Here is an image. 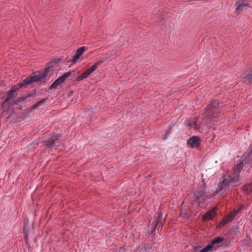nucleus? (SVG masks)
Masks as SVG:
<instances>
[{
  "instance_id": "9b49d317",
  "label": "nucleus",
  "mask_w": 252,
  "mask_h": 252,
  "mask_svg": "<svg viewBox=\"0 0 252 252\" xmlns=\"http://www.w3.org/2000/svg\"><path fill=\"white\" fill-rule=\"evenodd\" d=\"M86 47L85 46L81 47L76 51L75 55H74L72 59V62L73 63H75L78 62V60L80 58V56L83 54L85 51Z\"/></svg>"
},
{
  "instance_id": "a211bd4d",
  "label": "nucleus",
  "mask_w": 252,
  "mask_h": 252,
  "mask_svg": "<svg viewBox=\"0 0 252 252\" xmlns=\"http://www.w3.org/2000/svg\"><path fill=\"white\" fill-rule=\"evenodd\" d=\"M245 79V82L248 84L252 83V70L247 75L243 77Z\"/></svg>"
},
{
  "instance_id": "6e6552de",
  "label": "nucleus",
  "mask_w": 252,
  "mask_h": 252,
  "mask_svg": "<svg viewBox=\"0 0 252 252\" xmlns=\"http://www.w3.org/2000/svg\"><path fill=\"white\" fill-rule=\"evenodd\" d=\"M195 201L199 205L205 200V191L204 189L197 191L194 194Z\"/></svg>"
},
{
  "instance_id": "dca6fc26",
  "label": "nucleus",
  "mask_w": 252,
  "mask_h": 252,
  "mask_svg": "<svg viewBox=\"0 0 252 252\" xmlns=\"http://www.w3.org/2000/svg\"><path fill=\"white\" fill-rule=\"evenodd\" d=\"M189 125L191 128L198 130L200 127V123L198 119L195 118L193 122H190Z\"/></svg>"
},
{
  "instance_id": "7ed1b4c3",
  "label": "nucleus",
  "mask_w": 252,
  "mask_h": 252,
  "mask_svg": "<svg viewBox=\"0 0 252 252\" xmlns=\"http://www.w3.org/2000/svg\"><path fill=\"white\" fill-rule=\"evenodd\" d=\"M224 240L223 237H218L212 240L211 243L206 246V252L213 250L216 251L220 246L221 242Z\"/></svg>"
},
{
  "instance_id": "4be33fe9",
  "label": "nucleus",
  "mask_w": 252,
  "mask_h": 252,
  "mask_svg": "<svg viewBox=\"0 0 252 252\" xmlns=\"http://www.w3.org/2000/svg\"><path fill=\"white\" fill-rule=\"evenodd\" d=\"M26 98H27V97H25V96L19 97L16 100V101L18 102L23 101L25 100Z\"/></svg>"
},
{
  "instance_id": "412c9836",
  "label": "nucleus",
  "mask_w": 252,
  "mask_h": 252,
  "mask_svg": "<svg viewBox=\"0 0 252 252\" xmlns=\"http://www.w3.org/2000/svg\"><path fill=\"white\" fill-rule=\"evenodd\" d=\"M248 157L249 159L248 160H250L252 159V146H251L249 149L248 150Z\"/></svg>"
},
{
  "instance_id": "1a4fd4ad",
  "label": "nucleus",
  "mask_w": 252,
  "mask_h": 252,
  "mask_svg": "<svg viewBox=\"0 0 252 252\" xmlns=\"http://www.w3.org/2000/svg\"><path fill=\"white\" fill-rule=\"evenodd\" d=\"M163 214L160 213L158 214V217L156 219L155 221L153 223V228L152 231V233L153 234L156 229H158L159 227L161 226V220L162 218Z\"/></svg>"
},
{
  "instance_id": "a878e982",
  "label": "nucleus",
  "mask_w": 252,
  "mask_h": 252,
  "mask_svg": "<svg viewBox=\"0 0 252 252\" xmlns=\"http://www.w3.org/2000/svg\"><path fill=\"white\" fill-rule=\"evenodd\" d=\"M244 205H240L238 208H237V210L239 212L241 211V210L243 208Z\"/></svg>"
},
{
  "instance_id": "b1692460",
  "label": "nucleus",
  "mask_w": 252,
  "mask_h": 252,
  "mask_svg": "<svg viewBox=\"0 0 252 252\" xmlns=\"http://www.w3.org/2000/svg\"><path fill=\"white\" fill-rule=\"evenodd\" d=\"M240 212L237 210V209H234L233 212L231 213L234 215V216L235 217L237 214H238Z\"/></svg>"
},
{
  "instance_id": "5701e85b",
  "label": "nucleus",
  "mask_w": 252,
  "mask_h": 252,
  "mask_svg": "<svg viewBox=\"0 0 252 252\" xmlns=\"http://www.w3.org/2000/svg\"><path fill=\"white\" fill-rule=\"evenodd\" d=\"M103 62H104L103 60H99L98 62H97L96 63H95L94 64H95V65L97 67H98L99 65L101 64Z\"/></svg>"
},
{
  "instance_id": "cd10ccee",
  "label": "nucleus",
  "mask_w": 252,
  "mask_h": 252,
  "mask_svg": "<svg viewBox=\"0 0 252 252\" xmlns=\"http://www.w3.org/2000/svg\"><path fill=\"white\" fill-rule=\"evenodd\" d=\"M86 71L89 74V75L92 73L93 71L91 70V68L90 67L88 68Z\"/></svg>"
},
{
  "instance_id": "aec40b11",
  "label": "nucleus",
  "mask_w": 252,
  "mask_h": 252,
  "mask_svg": "<svg viewBox=\"0 0 252 252\" xmlns=\"http://www.w3.org/2000/svg\"><path fill=\"white\" fill-rule=\"evenodd\" d=\"M61 61V58L53 59L52 61L50 63L49 66L50 67H53L54 63H58V62H60Z\"/></svg>"
},
{
  "instance_id": "f3484780",
  "label": "nucleus",
  "mask_w": 252,
  "mask_h": 252,
  "mask_svg": "<svg viewBox=\"0 0 252 252\" xmlns=\"http://www.w3.org/2000/svg\"><path fill=\"white\" fill-rule=\"evenodd\" d=\"M242 190L248 194L252 192V182L244 185L242 187Z\"/></svg>"
},
{
  "instance_id": "bb28decb",
  "label": "nucleus",
  "mask_w": 252,
  "mask_h": 252,
  "mask_svg": "<svg viewBox=\"0 0 252 252\" xmlns=\"http://www.w3.org/2000/svg\"><path fill=\"white\" fill-rule=\"evenodd\" d=\"M42 103V101H39V102H37L35 105V107L37 108V107H39V106H40L41 105Z\"/></svg>"
},
{
  "instance_id": "7c9ffc66",
  "label": "nucleus",
  "mask_w": 252,
  "mask_h": 252,
  "mask_svg": "<svg viewBox=\"0 0 252 252\" xmlns=\"http://www.w3.org/2000/svg\"><path fill=\"white\" fill-rule=\"evenodd\" d=\"M202 220H205V215H203L202 216Z\"/></svg>"
},
{
  "instance_id": "ddd939ff",
  "label": "nucleus",
  "mask_w": 252,
  "mask_h": 252,
  "mask_svg": "<svg viewBox=\"0 0 252 252\" xmlns=\"http://www.w3.org/2000/svg\"><path fill=\"white\" fill-rule=\"evenodd\" d=\"M235 216L234 215L231 213L229 215L225 216L223 220L220 223V226H224L226 223L231 221L234 218Z\"/></svg>"
},
{
  "instance_id": "0eeeda50",
  "label": "nucleus",
  "mask_w": 252,
  "mask_h": 252,
  "mask_svg": "<svg viewBox=\"0 0 252 252\" xmlns=\"http://www.w3.org/2000/svg\"><path fill=\"white\" fill-rule=\"evenodd\" d=\"M219 105V103L217 100H214L212 101L211 104H210L208 111V113L207 115L209 116H211L212 115L214 116L215 117V112H217L219 111L218 108H217V106Z\"/></svg>"
},
{
  "instance_id": "2eb2a0df",
  "label": "nucleus",
  "mask_w": 252,
  "mask_h": 252,
  "mask_svg": "<svg viewBox=\"0 0 252 252\" xmlns=\"http://www.w3.org/2000/svg\"><path fill=\"white\" fill-rule=\"evenodd\" d=\"M18 90V89L16 88H12V89L9 91L7 97L5 99L4 101L2 104V106L4 107L5 104H6L10 99H11L13 97L14 94Z\"/></svg>"
},
{
  "instance_id": "f257e3e1",
  "label": "nucleus",
  "mask_w": 252,
  "mask_h": 252,
  "mask_svg": "<svg viewBox=\"0 0 252 252\" xmlns=\"http://www.w3.org/2000/svg\"><path fill=\"white\" fill-rule=\"evenodd\" d=\"M49 69V68H46L44 70H41L36 73L33 76L27 77L24 80L23 82L20 84V88L24 86H29L33 82L42 81L47 76V72Z\"/></svg>"
},
{
  "instance_id": "423d86ee",
  "label": "nucleus",
  "mask_w": 252,
  "mask_h": 252,
  "mask_svg": "<svg viewBox=\"0 0 252 252\" xmlns=\"http://www.w3.org/2000/svg\"><path fill=\"white\" fill-rule=\"evenodd\" d=\"M187 144L191 148H197L200 145V138L198 136H192L188 139Z\"/></svg>"
},
{
  "instance_id": "393cba45",
  "label": "nucleus",
  "mask_w": 252,
  "mask_h": 252,
  "mask_svg": "<svg viewBox=\"0 0 252 252\" xmlns=\"http://www.w3.org/2000/svg\"><path fill=\"white\" fill-rule=\"evenodd\" d=\"M97 67L95 65V64H94V65L91 66L90 68L93 71H94L96 69Z\"/></svg>"
},
{
  "instance_id": "c85d7f7f",
  "label": "nucleus",
  "mask_w": 252,
  "mask_h": 252,
  "mask_svg": "<svg viewBox=\"0 0 252 252\" xmlns=\"http://www.w3.org/2000/svg\"><path fill=\"white\" fill-rule=\"evenodd\" d=\"M200 252H205V248L202 249V250L200 251Z\"/></svg>"
},
{
  "instance_id": "39448f33",
  "label": "nucleus",
  "mask_w": 252,
  "mask_h": 252,
  "mask_svg": "<svg viewBox=\"0 0 252 252\" xmlns=\"http://www.w3.org/2000/svg\"><path fill=\"white\" fill-rule=\"evenodd\" d=\"M236 10L238 13L240 12L249 6L248 0H238L236 2Z\"/></svg>"
},
{
  "instance_id": "20e7f679",
  "label": "nucleus",
  "mask_w": 252,
  "mask_h": 252,
  "mask_svg": "<svg viewBox=\"0 0 252 252\" xmlns=\"http://www.w3.org/2000/svg\"><path fill=\"white\" fill-rule=\"evenodd\" d=\"M233 182L229 179V177L227 176L223 181L220 183L217 188V191L218 192H220L221 191L225 189L229 186H230Z\"/></svg>"
},
{
  "instance_id": "f8f14e48",
  "label": "nucleus",
  "mask_w": 252,
  "mask_h": 252,
  "mask_svg": "<svg viewBox=\"0 0 252 252\" xmlns=\"http://www.w3.org/2000/svg\"><path fill=\"white\" fill-rule=\"evenodd\" d=\"M60 137V135H57L56 136V139H52L46 143V146L50 148H57L59 145V143L58 141V139H59Z\"/></svg>"
},
{
  "instance_id": "4468645a",
  "label": "nucleus",
  "mask_w": 252,
  "mask_h": 252,
  "mask_svg": "<svg viewBox=\"0 0 252 252\" xmlns=\"http://www.w3.org/2000/svg\"><path fill=\"white\" fill-rule=\"evenodd\" d=\"M216 208H214L209 210L207 213H206V220H212L216 214Z\"/></svg>"
},
{
  "instance_id": "6ab92c4d",
  "label": "nucleus",
  "mask_w": 252,
  "mask_h": 252,
  "mask_svg": "<svg viewBox=\"0 0 252 252\" xmlns=\"http://www.w3.org/2000/svg\"><path fill=\"white\" fill-rule=\"evenodd\" d=\"M89 75V74L86 70L84 72H83L82 74L79 75L77 77L76 80L77 81H80L82 80L83 79L86 78Z\"/></svg>"
},
{
  "instance_id": "c756f323",
  "label": "nucleus",
  "mask_w": 252,
  "mask_h": 252,
  "mask_svg": "<svg viewBox=\"0 0 252 252\" xmlns=\"http://www.w3.org/2000/svg\"><path fill=\"white\" fill-rule=\"evenodd\" d=\"M200 246H197V247H195V250H198V249H200Z\"/></svg>"
},
{
  "instance_id": "9d476101",
  "label": "nucleus",
  "mask_w": 252,
  "mask_h": 252,
  "mask_svg": "<svg viewBox=\"0 0 252 252\" xmlns=\"http://www.w3.org/2000/svg\"><path fill=\"white\" fill-rule=\"evenodd\" d=\"M241 167V165H237V167L235 169L233 173V177H231L229 176H228L229 177V179L231 181H232L233 183L238 182L239 181V174L240 173V168Z\"/></svg>"
},
{
  "instance_id": "f03ea898",
  "label": "nucleus",
  "mask_w": 252,
  "mask_h": 252,
  "mask_svg": "<svg viewBox=\"0 0 252 252\" xmlns=\"http://www.w3.org/2000/svg\"><path fill=\"white\" fill-rule=\"evenodd\" d=\"M71 72L68 71L58 78L50 86V89H55L58 86L63 83L65 80L70 76Z\"/></svg>"
}]
</instances>
